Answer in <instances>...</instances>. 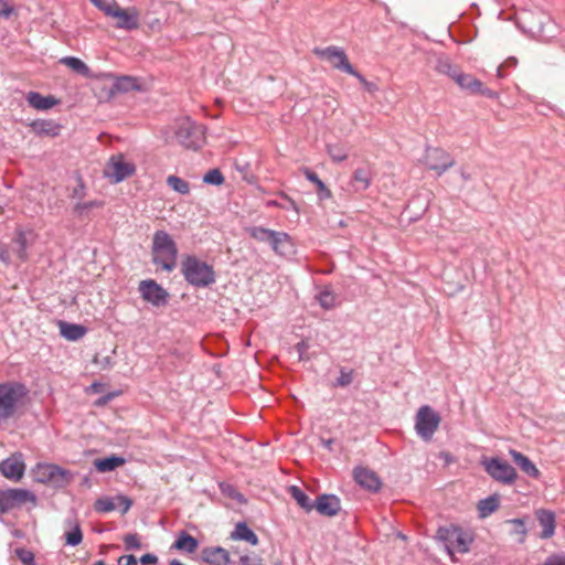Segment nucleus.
I'll use <instances>...</instances> for the list:
<instances>
[{"label": "nucleus", "instance_id": "3", "mask_svg": "<svg viewBox=\"0 0 565 565\" xmlns=\"http://www.w3.org/2000/svg\"><path fill=\"white\" fill-rule=\"evenodd\" d=\"M172 131L175 140L188 149H199L205 139L203 127L190 118L177 120L172 126Z\"/></svg>", "mask_w": 565, "mask_h": 565}, {"label": "nucleus", "instance_id": "38", "mask_svg": "<svg viewBox=\"0 0 565 565\" xmlns=\"http://www.w3.org/2000/svg\"><path fill=\"white\" fill-rule=\"evenodd\" d=\"M319 305L326 309L330 310L337 306V296L330 288H324L316 296Z\"/></svg>", "mask_w": 565, "mask_h": 565}, {"label": "nucleus", "instance_id": "34", "mask_svg": "<svg viewBox=\"0 0 565 565\" xmlns=\"http://www.w3.org/2000/svg\"><path fill=\"white\" fill-rule=\"evenodd\" d=\"M499 508V498L498 495H490L486 499H482L478 503V510L481 518H487Z\"/></svg>", "mask_w": 565, "mask_h": 565}, {"label": "nucleus", "instance_id": "32", "mask_svg": "<svg viewBox=\"0 0 565 565\" xmlns=\"http://www.w3.org/2000/svg\"><path fill=\"white\" fill-rule=\"evenodd\" d=\"M289 493L291 498L307 512L313 510L315 501L311 499L297 486H291L289 488Z\"/></svg>", "mask_w": 565, "mask_h": 565}, {"label": "nucleus", "instance_id": "25", "mask_svg": "<svg viewBox=\"0 0 565 565\" xmlns=\"http://www.w3.org/2000/svg\"><path fill=\"white\" fill-rule=\"evenodd\" d=\"M30 126L39 136L56 137L61 131V126L53 120L36 119Z\"/></svg>", "mask_w": 565, "mask_h": 565}, {"label": "nucleus", "instance_id": "15", "mask_svg": "<svg viewBox=\"0 0 565 565\" xmlns=\"http://www.w3.org/2000/svg\"><path fill=\"white\" fill-rule=\"evenodd\" d=\"M545 15L544 12L523 10L520 12L518 17V25L523 32L529 33L531 36H534L535 33L542 31V17Z\"/></svg>", "mask_w": 565, "mask_h": 565}, {"label": "nucleus", "instance_id": "27", "mask_svg": "<svg viewBox=\"0 0 565 565\" xmlns=\"http://www.w3.org/2000/svg\"><path fill=\"white\" fill-rule=\"evenodd\" d=\"M371 184V170L367 167H361L354 170L352 174V186L354 191L366 190Z\"/></svg>", "mask_w": 565, "mask_h": 565}, {"label": "nucleus", "instance_id": "22", "mask_svg": "<svg viewBox=\"0 0 565 565\" xmlns=\"http://www.w3.org/2000/svg\"><path fill=\"white\" fill-rule=\"evenodd\" d=\"M28 104L36 110H47L56 106L60 102L54 96H43L38 92H29L25 95Z\"/></svg>", "mask_w": 565, "mask_h": 565}, {"label": "nucleus", "instance_id": "54", "mask_svg": "<svg viewBox=\"0 0 565 565\" xmlns=\"http://www.w3.org/2000/svg\"><path fill=\"white\" fill-rule=\"evenodd\" d=\"M350 75L356 77L360 83L364 86V88L370 92V93H373L377 89V86L372 83V82H369L360 72H358L355 68H354V73H349Z\"/></svg>", "mask_w": 565, "mask_h": 565}, {"label": "nucleus", "instance_id": "9", "mask_svg": "<svg viewBox=\"0 0 565 565\" xmlns=\"http://www.w3.org/2000/svg\"><path fill=\"white\" fill-rule=\"evenodd\" d=\"M136 172L132 162L126 161L124 154L117 153L109 158L104 170L105 177L114 184L120 183Z\"/></svg>", "mask_w": 565, "mask_h": 565}, {"label": "nucleus", "instance_id": "49", "mask_svg": "<svg viewBox=\"0 0 565 565\" xmlns=\"http://www.w3.org/2000/svg\"><path fill=\"white\" fill-rule=\"evenodd\" d=\"M507 522L514 526L513 534L520 535L521 537L519 539V542L523 543L525 540V535L527 533L524 520L523 519H511V520H508Z\"/></svg>", "mask_w": 565, "mask_h": 565}, {"label": "nucleus", "instance_id": "63", "mask_svg": "<svg viewBox=\"0 0 565 565\" xmlns=\"http://www.w3.org/2000/svg\"><path fill=\"white\" fill-rule=\"evenodd\" d=\"M202 559L205 563L212 564V548L206 547V548L203 550V552H202Z\"/></svg>", "mask_w": 565, "mask_h": 565}, {"label": "nucleus", "instance_id": "17", "mask_svg": "<svg viewBox=\"0 0 565 565\" xmlns=\"http://www.w3.org/2000/svg\"><path fill=\"white\" fill-rule=\"evenodd\" d=\"M353 478L355 482L371 492L380 491L382 482L379 476L371 469L364 467H356L353 470Z\"/></svg>", "mask_w": 565, "mask_h": 565}, {"label": "nucleus", "instance_id": "52", "mask_svg": "<svg viewBox=\"0 0 565 565\" xmlns=\"http://www.w3.org/2000/svg\"><path fill=\"white\" fill-rule=\"evenodd\" d=\"M15 554L24 565H34V554L26 548H17Z\"/></svg>", "mask_w": 565, "mask_h": 565}, {"label": "nucleus", "instance_id": "39", "mask_svg": "<svg viewBox=\"0 0 565 565\" xmlns=\"http://www.w3.org/2000/svg\"><path fill=\"white\" fill-rule=\"evenodd\" d=\"M435 68L438 73L445 74L452 78L454 81L456 79V75L460 74L461 72L457 66H454L451 62L446 57H439L437 60Z\"/></svg>", "mask_w": 565, "mask_h": 565}, {"label": "nucleus", "instance_id": "28", "mask_svg": "<svg viewBox=\"0 0 565 565\" xmlns=\"http://www.w3.org/2000/svg\"><path fill=\"white\" fill-rule=\"evenodd\" d=\"M231 537L234 540L245 541L254 546L258 544L257 535L245 522H238L236 524Z\"/></svg>", "mask_w": 565, "mask_h": 565}, {"label": "nucleus", "instance_id": "30", "mask_svg": "<svg viewBox=\"0 0 565 565\" xmlns=\"http://www.w3.org/2000/svg\"><path fill=\"white\" fill-rule=\"evenodd\" d=\"M303 174L307 180L316 184L317 195L319 200L323 201L331 198V191L327 188V185L322 182V180L318 177L316 172H313L309 168H305Z\"/></svg>", "mask_w": 565, "mask_h": 565}, {"label": "nucleus", "instance_id": "45", "mask_svg": "<svg viewBox=\"0 0 565 565\" xmlns=\"http://www.w3.org/2000/svg\"><path fill=\"white\" fill-rule=\"evenodd\" d=\"M66 544L70 546H77L83 541V533L78 524H75L74 527L65 533Z\"/></svg>", "mask_w": 565, "mask_h": 565}, {"label": "nucleus", "instance_id": "44", "mask_svg": "<svg viewBox=\"0 0 565 565\" xmlns=\"http://www.w3.org/2000/svg\"><path fill=\"white\" fill-rule=\"evenodd\" d=\"M94 509L98 513H107L116 509L115 502L111 498H99L94 503Z\"/></svg>", "mask_w": 565, "mask_h": 565}, {"label": "nucleus", "instance_id": "14", "mask_svg": "<svg viewBox=\"0 0 565 565\" xmlns=\"http://www.w3.org/2000/svg\"><path fill=\"white\" fill-rule=\"evenodd\" d=\"M455 83L463 90L468 92L472 95H481L487 97H494L495 93L491 89L483 86L482 82L472 76L471 74H466L460 72V74L456 75Z\"/></svg>", "mask_w": 565, "mask_h": 565}, {"label": "nucleus", "instance_id": "29", "mask_svg": "<svg viewBox=\"0 0 565 565\" xmlns=\"http://www.w3.org/2000/svg\"><path fill=\"white\" fill-rule=\"evenodd\" d=\"M198 545V541L192 535L185 531H182L174 541L172 548L181 552L192 553L196 550Z\"/></svg>", "mask_w": 565, "mask_h": 565}, {"label": "nucleus", "instance_id": "35", "mask_svg": "<svg viewBox=\"0 0 565 565\" xmlns=\"http://www.w3.org/2000/svg\"><path fill=\"white\" fill-rule=\"evenodd\" d=\"M218 487L223 497L232 500L237 504L246 503L244 495L233 484L220 482Z\"/></svg>", "mask_w": 565, "mask_h": 565}, {"label": "nucleus", "instance_id": "40", "mask_svg": "<svg viewBox=\"0 0 565 565\" xmlns=\"http://www.w3.org/2000/svg\"><path fill=\"white\" fill-rule=\"evenodd\" d=\"M281 199L284 200V202H279L277 200H270L266 203L267 206H273V207H279V209H282V210H294L296 211V213H298V206L297 204L295 203V201L292 199H290L288 195L281 193L280 194Z\"/></svg>", "mask_w": 565, "mask_h": 565}, {"label": "nucleus", "instance_id": "62", "mask_svg": "<svg viewBox=\"0 0 565 565\" xmlns=\"http://www.w3.org/2000/svg\"><path fill=\"white\" fill-rule=\"evenodd\" d=\"M85 196V188L81 181L76 188L73 189L72 198L83 199Z\"/></svg>", "mask_w": 565, "mask_h": 565}, {"label": "nucleus", "instance_id": "24", "mask_svg": "<svg viewBox=\"0 0 565 565\" xmlns=\"http://www.w3.org/2000/svg\"><path fill=\"white\" fill-rule=\"evenodd\" d=\"M58 327L61 335L70 341H77L87 332L86 327L66 321H58Z\"/></svg>", "mask_w": 565, "mask_h": 565}, {"label": "nucleus", "instance_id": "47", "mask_svg": "<svg viewBox=\"0 0 565 565\" xmlns=\"http://www.w3.org/2000/svg\"><path fill=\"white\" fill-rule=\"evenodd\" d=\"M103 202L93 200L88 202H78L74 206V211L78 216H83L88 210L100 207Z\"/></svg>", "mask_w": 565, "mask_h": 565}, {"label": "nucleus", "instance_id": "5", "mask_svg": "<svg viewBox=\"0 0 565 565\" xmlns=\"http://www.w3.org/2000/svg\"><path fill=\"white\" fill-rule=\"evenodd\" d=\"M437 537L444 542L448 554L454 552L465 554L469 551L473 539L469 532L456 525L443 526L437 531Z\"/></svg>", "mask_w": 565, "mask_h": 565}, {"label": "nucleus", "instance_id": "64", "mask_svg": "<svg viewBox=\"0 0 565 565\" xmlns=\"http://www.w3.org/2000/svg\"><path fill=\"white\" fill-rule=\"evenodd\" d=\"M224 182V177L222 172L214 168V185H221Z\"/></svg>", "mask_w": 565, "mask_h": 565}, {"label": "nucleus", "instance_id": "12", "mask_svg": "<svg viewBox=\"0 0 565 565\" xmlns=\"http://www.w3.org/2000/svg\"><path fill=\"white\" fill-rule=\"evenodd\" d=\"M138 290L143 300L156 307H161L168 303V291L153 279L141 280L139 282Z\"/></svg>", "mask_w": 565, "mask_h": 565}, {"label": "nucleus", "instance_id": "41", "mask_svg": "<svg viewBox=\"0 0 565 565\" xmlns=\"http://www.w3.org/2000/svg\"><path fill=\"white\" fill-rule=\"evenodd\" d=\"M327 151L334 162H342L348 158V151L342 145H328Z\"/></svg>", "mask_w": 565, "mask_h": 565}, {"label": "nucleus", "instance_id": "23", "mask_svg": "<svg viewBox=\"0 0 565 565\" xmlns=\"http://www.w3.org/2000/svg\"><path fill=\"white\" fill-rule=\"evenodd\" d=\"M269 245L277 255L281 256L289 254L292 248L290 236L285 232L278 231L273 235Z\"/></svg>", "mask_w": 565, "mask_h": 565}, {"label": "nucleus", "instance_id": "7", "mask_svg": "<svg viewBox=\"0 0 565 565\" xmlns=\"http://www.w3.org/2000/svg\"><path fill=\"white\" fill-rule=\"evenodd\" d=\"M440 416L430 406L419 407L415 418V429L424 441H430L439 427Z\"/></svg>", "mask_w": 565, "mask_h": 565}, {"label": "nucleus", "instance_id": "21", "mask_svg": "<svg viewBox=\"0 0 565 565\" xmlns=\"http://www.w3.org/2000/svg\"><path fill=\"white\" fill-rule=\"evenodd\" d=\"M509 455L512 458L513 462L529 477L539 479L541 476L540 470L536 468L534 462L524 454L510 449Z\"/></svg>", "mask_w": 565, "mask_h": 565}, {"label": "nucleus", "instance_id": "50", "mask_svg": "<svg viewBox=\"0 0 565 565\" xmlns=\"http://www.w3.org/2000/svg\"><path fill=\"white\" fill-rule=\"evenodd\" d=\"M124 544L127 551L141 548V542L136 533H129L124 536Z\"/></svg>", "mask_w": 565, "mask_h": 565}, {"label": "nucleus", "instance_id": "61", "mask_svg": "<svg viewBox=\"0 0 565 565\" xmlns=\"http://www.w3.org/2000/svg\"><path fill=\"white\" fill-rule=\"evenodd\" d=\"M118 393L117 392H113V393H108L106 395H103L100 396L97 401H96V405L98 406H103L105 404H107L109 401H111L115 396H117Z\"/></svg>", "mask_w": 565, "mask_h": 565}, {"label": "nucleus", "instance_id": "59", "mask_svg": "<svg viewBox=\"0 0 565 565\" xmlns=\"http://www.w3.org/2000/svg\"><path fill=\"white\" fill-rule=\"evenodd\" d=\"M141 565H156L158 557L154 554L147 553L139 558Z\"/></svg>", "mask_w": 565, "mask_h": 565}, {"label": "nucleus", "instance_id": "26", "mask_svg": "<svg viewBox=\"0 0 565 565\" xmlns=\"http://www.w3.org/2000/svg\"><path fill=\"white\" fill-rule=\"evenodd\" d=\"M126 459L118 455H110L94 460V467L98 472H110L125 465Z\"/></svg>", "mask_w": 565, "mask_h": 565}, {"label": "nucleus", "instance_id": "46", "mask_svg": "<svg viewBox=\"0 0 565 565\" xmlns=\"http://www.w3.org/2000/svg\"><path fill=\"white\" fill-rule=\"evenodd\" d=\"M353 370H349L345 367L340 369V375L334 382V386L338 387H347L353 382Z\"/></svg>", "mask_w": 565, "mask_h": 565}, {"label": "nucleus", "instance_id": "8", "mask_svg": "<svg viewBox=\"0 0 565 565\" xmlns=\"http://www.w3.org/2000/svg\"><path fill=\"white\" fill-rule=\"evenodd\" d=\"M481 463L486 472L498 482L512 484L516 480V470L501 458H484Z\"/></svg>", "mask_w": 565, "mask_h": 565}, {"label": "nucleus", "instance_id": "16", "mask_svg": "<svg viewBox=\"0 0 565 565\" xmlns=\"http://www.w3.org/2000/svg\"><path fill=\"white\" fill-rule=\"evenodd\" d=\"M25 463L21 454H15L0 462V472L8 479L19 481L22 479Z\"/></svg>", "mask_w": 565, "mask_h": 565}, {"label": "nucleus", "instance_id": "33", "mask_svg": "<svg viewBox=\"0 0 565 565\" xmlns=\"http://www.w3.org/2000/svg\"><path fill=\"white\" fill-rule=\"evenodd\" d=\"M138 83L135 77L121 76L117 77L113 84L111 92L126 93L129 90L138 89Z\"/></svg>", "mask_w": 565, "mask_h": 565}, {"label": "nucleus", "instance_id": "6", "mask_svg": "<svg viewBox=\"0 0 565 565\" xmlns=\"http://www.w3.org/2000/svg\"><path fill=\"white\" fill-rule=\"evenodd\" d=\"M25 394L26 388L23 384H0V423L8 420L15 414L17 405Z\"/></svg>", "mask_w": 565, "mask_h": 565}, {"label": "nucleus", "instance_id": "55", "mask_svg": "<svg viewBox=\"0 0 565 565\" xmlns=\"http://www.w3.org/2000/svg\"><path fill=\"white\" fill-rule=\"evenodd\" d=\"M238 565H265L263 559L257 555H242Z\"/></svg>", "mask_w": 565, "mask_h": 565}, {"label": "nucleus", "instance_id": "31", "mask_svg": "<svg viewBox=\"0 0 565 565\" xmlns=\"http://www.w3.org/2000/svg\"><path fill=\"white\" fill-rule=\"evenodd\" d=\"M542 18V31L535 33L533 38H537L541 41H548L557 35L558 28L547 14Z\"/></svg>", "mask_w": 565, "mask_h": 565}, {"label": "nucleus", "instance_id": "58", "mask_svg": "<svg viewBox=\"0 0 565 565\" xmlns=\"http://www.w3.org/2000/svg\"><path fill=\"white\" fill-rule=\"evenodd\" d=\"M137 562V557L132 554H129L120 556L117 561V565H136Z\"/></svg>", "mask_w": 565, "mask_h": 565}, {"label": "nucleus", "instance_id": "43", "mask_svg": "<svg viewBox=\"0 0 565 565\" xmlns=\"http://www.w3.org/2000/svg\"><path fill=\"white\" fill-rule=\"evenodd\" d=\"M14 243L18 247L17 255H18L19 259L22 262H25L28 259V253H26L28 243H26L25 234L23 232H19L14 239Z\"/></svg>", "mask_w": 565, "mask_h": 565}, {"label": "nucleus", "instance_id": "1", "mask_svg": "<svg viewBox=\"0 0 565 565\" xmlns=\"http://www.w3.org/2000/svg\"><path fill=\"white\" fill-rule=\"evenodd\" d=\"M152 262L168 273L177 266L178 247L173 238L166 231H156L152 237Z\"/></svg>", "mask_w": 565, "mask_h": 565}, {"label": "nucleus", "instance_id": "42", "mask_svg": "<svg viewBox=\"0 0 565 565\" xmlns=\"http://www.w3.org/2000/svg\"><path fill=\"white\" fill-rule=\"evenodd\" d=\"M167 183L170 188L180 194H186L190 191L188 182L177 175H169Z\"/></svg>", "mask_w": 565, "mask_h": 565}, {"label": "nucleus", "instance_id": "57", "mask_svg": "<svg viewBox=\"0 0 565 565\" xmlns=\"http://www.w3.org/2000/svg\"><path fill=\"white\" fill-rule=\"evenodd\" d=\"M117 500L119 502V508L121 510V513L122 514L127 513L129 511V509L131 508L132 501L125 495H118Z\"/></svg>", "mask_w": 565, "mask_h": 565}, {"label": "nucleus", "instance_id": "37", "mask_svg": "<svg viewBox=\"0 0 565 565\" xmlns=\"http://www.w3.org/2000/svg\"><path fill=\"white\" fill-rule=\"evenodd\" d=\"M275 232L276 231L263 226H252L247 228V233L250 235V237L257 242L268 244L270 243L273 235H275Z\"/></svg>", "mask_w": 565, "mask_h": 565}, {"label": "nucleus", "instance_id": "2", "mask_svg": "<svg viewBox=\"0 0 565 565\" xmlns=\"http://www.w3.org/2000/svg\"><path fill=\"white\" fill-rule=\"evenodd\" d=\"M180 267L184 280L195 288H204L212 282V266L195 255H185Z\"/></svg>", "mask_w": 565, "mask_h": 565}, {"label": "nucleus", "instance_id": "36", "mask_svg": "<svg viewBox=\"0 0 565 565\" xmlns=\"http://www.w3.org/2000/svg\"><path fill=\"white\" fill-rule=\"evenodd\" d=\"M61 63L72 68L74 72L88 77L89 76V67L78 57L75 56H65L61 58Z\"/></svg>", "mask_w": 565, "mask_h": 565}, {"label": "nucleus", "instance_id": "60", "mask_svg": "<svg viewBox=\"0 0 565 565\" xmlns=\"http://www.w3.org/2000/svg\"><path fill=\"white\" fill-rule=\"evenodd\" d=\"M13 12V8L10 7L4 0H0V18L8 19Z\"/></svg>", "mask_w": 565, "mask_h": 565}, {"label": "nucleus", "instance_id": "18", "mask_svg": "<svg viewBox=\"0 0 565 565\" xmlns=\"http://www.w3.org/2000/svg\"><path fill=\"white\" fill-rule=\"evenodd\" d=\"M313 509L324 516H334L341 510V501L334 494H320L317 497Z\"/></svg>", "mask_w": 565, "mask_h": 565}, {"label": "nucleus", "instance_id": "51", "mask_svg": "<svg viewBox=\"0 0 565 565\" xmlns=\"http://www.w3.org/2000/svg\"><path fill=\"white\" fill-rule=\"evenodd\" d=\"M230 562V554L225 548L214 547V565H226Z\"/></svg>", "mask_w": 565, "mask_h": 565}, {"label": "nucleus", "instance_id": "10", "mask_svg": "<svg viewBox=\"0 0 565 565\" xmlns=\"http://www.w3.org/2000/svg\"><path fill=\"white\" fill-rule=\"evenodd\" d=\"M35 501V495L26 489H7L0 491V514H7L22 504Z\"/></svg>", "mask_w": 565, "mask_h": 565}, {"label": "nucleus", "instance_id": "56", "mask_svg": "<svg viewBox=\"0 0 565 565\" xmlns=\"http://www.w3.org/2000/svg\"><path fill=\"white\" fill-rule=\"evenodd\" d=\"M543 565H565V554H552L545 559Z\"/></svg>", "mask_w": 565, "mask_h": 565}, {"label": "nucleus", "instance_id": "19", "mask_svg": "<svg viewBox=\"0 0 565 565\" xmlns=\"http://www.w3.org/2000/svg\"><path fill=\"white\" fill-rule=\"evenodd\" d=\"M536 520L542 527L540 537L543 540L550 539L555 534L556 516L551 510L540 509L535 512Z\"/></svg>", "mask_w": 565, "mask_h": 565}, {"label": "nucleus", "instance_id": "20", "mask_svg": "<svg viewBox=\"0 0 565 565\" xmlns=\"http://www.w3.org/2000/svg\"><path fill=\"white\" fill-rule=\"evenodd\" d=\"M111 18L117 19V22L115 24V26L117 29H124V30L131 31V30H136L139 26L138 13L136 12L135 9L128 10V9H122V8L118 7V9H116L114 11V14Z\"/></svg>", "mask_w": 565, "mask_h": 565}, {"label": "nucleus", "instance_id": "11", "mask_svg": "<svg viewBox=\"0 0 565 565\" xmlns=\"http://www.w3.org/2000/svg\"><path fill=\"white\" fill-rule=\"evenodd\" d=\"M424 164L435 171L437 175H441L447 169L455 166V159L441 148L427 147Z\"/></svg>", "mask_w": 565, "mask_h": 565}, {"label": "nucleus", "instance_id": "4", "mask_svg": "<svg viewBox=\"0 0 565 565\" xmlns=\"http://www.w3.org/2000/svg\"><path fill=\"white\" fill-rule=\"evenodd\" d=\"M34 479L44 484H51L56 489L67 487L73 480L74 475L58 465L38 463L33 469Z\"/></svg>", "mask_w": 565, "mask_h": 565}, {"label": "nucleus", "instance_id": "13", "mask_svg": "<svg viewBox=\"0 0 565 565\" xmlns=\"http://www.w3.org/2000/svg\"><path fill=\"white\" fill-rule=\"evenodd\" d=\"M315 53L318 56H320V57L327 60L329 63H331V65L334 68L342 71L347 74L354 73V67L349 62L348 56L343 49L332 45V46H328L324 49H316Z\"/></svg>", "mask_w": 565, "mask_h": 565}, {"label": "nucleus", "instance_id": "53", "mask_svg": "<svg viewBox=\"0 0 565 565\" xmlns=\"http://www.w3.org/2000/svg\"><path fill=\"white\" fill-rule=\"evenodd\" d=\"M310 345L307 340H301L297 344H295L294 349L298 354L299 361L308 360L309 356L307 355V351L309 350Z\"/></svg>", "mask_w": 565, "mask_h": 565}, {"label": "nucleus", "instance_id": "48", "mask_svg": "<svg viewBox=\"0 0 565 565\" xmlns=\"http://www.w3.org/2000/svg\"><path fill=\"white\" fill-rule=\"evenodd\" d=\"M94 6L108 17H113L114 11L119 7L115 0H97V3H94Z\"/></svg>", "mask_w": 565, "mask_h": 565}]
</instances>
